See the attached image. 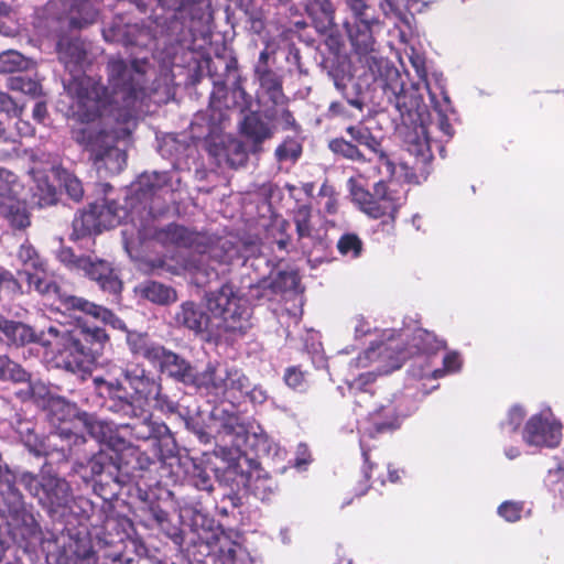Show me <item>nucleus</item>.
Masks as SVG:
<instances>
[{
  "label": "nucleus",
  "mask_w": 564,
  "mask_h": 564,
  "mask_svg": "<svg viewBox=\"0 0 564 564\" xmlns=\"http://www.w3.org/2000/svg\"><path fill=\"white\" fill-rule=\"evenodd\" d=\"M108 86L93 77L74 78L68 91L74 97L73 113L78 126L73 129L74 140L89 153L98 173L113 175L126 166V151L117 145L135 129L140 118L151 112V105L166 102L171 87L149 88L152 75L145 59L128 64L111 56L107 64Z\"/></svg>",
  "instance_id": "f257e3e1"
},
{
  "label": "nucleus",
  "mask_w": 564,
  "mask_h": 564,
  "mask_svg": "<svg viewBox=\"0 0 564 564\" xmlns=\"http://www.w3.org/2000/svg\"><path fill=\"white\" fill-rule=\"evenodd\" d=\"M349 14L345 18L344 29L355 53L365 63L376 88L382 90L387 101L393 106L401 118L399 133L406 152L415 158V164L426 174V165L432 160L430 134L436 129L449 139L454 129L449 116L454 109L441 78L434 76V83L424 79L432 111L425 113L423 99L414 86L404 87L402 75L387 58L376 51L375 34L380 29L375 10L368 0H345Z\"/></svg>",
  "instance_id": "f03ea898"
},
{
  "label": "nucleus",
  "mask_w": 564,
  "mask_h": 564,
  "mask_svg": "<svg viewBox=\"0 0 564 564\" xmlns=\"http://www.w3.org/2000/svg\"><path fill=\"white\" fill-rule=\"evenodd\" d=\"M132 393L117 380L96 379L101 391L108 394L107 408L112 413L128 417L131 422L122 425L138 441H154V457L165 459L176 452L175 440L166 424L152 417L150 406L163 413H175L177 402L162 392L161 381L150 376L144 368H135L126 373Z\"/></svg>",
  "instance_id": "7ed1b4c3"
},
{
  "label": "nucleus",
  "mask_w": 564,
  "mask_h": 564,
  "mask_svg": "<svg viewBox=\"0 0 564 564\" xmlns=\"http://www.w3.org/2000/svg\"><path fill=\"white\" fill-rule=\"evenodd\" d=\"M78 323L74 326L52 324L35 333L29 325L0 317V334L9 344L23 346L39 343L53 356L57 368L69 372L86 371L102 354L108 335L105 329L83 321L75 315Z\"/></svg>",
  "instance_id": "20e7f679"
},
{
  "label": "nucleus",
  "mask_w": 564,
  "mask_h": 564,
  "mask_svg": "<svg viewBox=\"0 0 564 564\" xmlns=\"http://www.w3.org/2000/svg\"><path fill=\"white\" fill-rule=\"evenodd\" d=\"M180 191L181 188L175 192L174 204L178 200L177 193ZM170 205L173 203L166 204L161 212L150 215H148L149 207L145 209L138 228L139 240L153 238L164 246L192 249L193 252L184 260L183 267L193 273L197 284H205L217 279L220 273H225V269L219 271L217 267L234 264L235 258L239 254V240L234 237H217L191 231L176 224H170L160 229L155 228L153 218L163 214Z\"/></svg>",
  "instance_id": "39448f33"
},
{
  "label": "nucleus",
  "mask_w": 564,
  "mask_h": 564,
  "mask_svg": "<svg viewBox=\"0 0 564 564\" xmlns=\"http://www.w3.org/2000/svg\"><path fill=\"white\" fill-rule=\"evenodd\" d=\"M218 437L226 446L230 445L235 451L232 459H237V463L225 468L224 479L236 481L237 488L243 487L256 499L270 502L278 492V482L260 468H252L248 473L241 469V458L248 449L256 454L269 452L268 435L259 425L247 424L240 415L231 413L221 419Z\"/></svg>",
  "instance_id": "423d86ee"
},
{
  "label": "nucleus",
  "mask_w": 564,
  "mask_h": 564,
  "mask_svg": "<svg viewBox=\"0 0 564 564\" xmlns=\"http://www.w3.org/2000/svg\"><path fill=\"white\" fill-rule=\"evenodd\" d=\"M181 177L176 171L142 173L130 188L126 206L115 200L104 199L90 205L97 209L98 224L102 229L118 226L129 220L134 229L141 225V218L149 207L148 215L164 209V206L175 202V192L180 188Z\"/></svg>",
  "instance_id": "0eeeda50"
},
{
  "label": "nucleus",
  "mask_w": 564,
  "mask_h": 564,
  "mask_svg": "<svg viewBox=\"0 0 564 564\" xmlns=\"http://www.w3.org/2000/svg\"><path fill=\"white\" fill-rule=\"evenodd\" d=\"M208 315L194 302L183 303L175 313V322L207 339L219 337L221 332H245L250 327L251 308L236 292L231 283L206 294Z\"/></svg>",
  "instance_id": "6e6552de"
},
{
  "label": "nucleus",
  "mask_w": 564,
  "mask_h": 564,
  "mask_svg": "<svg viewBox=\"0 0 564 564\" xmlns=\"http://www.w3.org/2000/svg\"><path fill=\"white\" fill-rule=\"evenodd\" d=\"M44 24L57 36L56 53L61 63L74 72L86 56L79 37L64 34L65 29H82L95 22L97 10L89 0H52L43 9Z\"/></svg>",
  "instance_id": "1a4fd4ad"
},
{
  "label": "nucleus",
  "mask_w": 564,
  "mask_h": 564,
  "mask_svg": "<svg viewBox=\"0 0 564 564\" xmlns=\"http://www.w3.org/2000/svg\"><path fill=\"white\" fill-rule=\"evenodd\" d=\"M250 105L251 97L236 79L230 89L224 83L214 82L208 108V134L220 138L221 147L219 149L216 147L213 154L219 161L225 160L232 167L243 165L248 159V152L241 141L228 135L220 137V133L227 128L235 110L242 113L250 108Z\"/></svg>",
  "instance_id": "9d476101"
},
{
  "label": "nucleus",
  "mask_w": 564,
  "mask_h": 564,
  "mask_svg": "<svg viewBox=\"0 0 564 564\" xmlns=\"http://www.w3.org/2000/svg\"><path fill=\"white\" fill-rule=\"evenodd\" d=\"M239 254L235 261L242 259V267L246 271L253 270L254 275L242 279L240 288L236 292L240 295L246 305L250 301L271 300L275 291H289L296 289L299 275L294 271H278L275 276L270 260L262 253V245L258 237L247 236L239 240Z\"/></svg>",
  "instance_id": "9b49d317"
},
{
  "label": "nucleus",
  "mask_w": 564,
  "mask_h": 564,
  "mask_svg": "<svg viewBox=\"0 0 564 564\" xmlns=\"http://www.w3.org/2000/svg\"><path fill=\"white\" fill-rule=\"evenodd\" d=\"M59 435L67 441V448L61 445L63 458L75 457L74 470L85 481L126 485L120 473L119 453L115 449L100 447L95 452L98 444L94 437H86L67 429H62Z\"/></svg>",
  "instance_id": "f8f14e48"
},
{
  "label": "nucleus",
  "mask_w": 564,
  "mask_h": 564,
  "mask_svg": "<svg viewBox=\"0 0 564 564\" xmlns=\"http://www.w3.org/2000/svg\"><path fill=\"white\" fill-rule=\"evenodd\" d=\"M379 375L375 371L360 372L358 377L352 379L346 378L349 390L356 395V404L359 408L366 406L368 409V417L360 424V446L365 463H368V452L365 444V435L375 437L377 434L392 432L401 426L402 419L408 415L400 405L399 399L394 395L393 399H386L379 403L369 404L372 399V393L366 388L369 383L375 381L376 376Z\"/></svg>",
  "instance_id": "ddd939ff"
},
{
  "label": "nucleus",
  "mask_w": 564,
  "mask_h": 564,
  "mask_svg": "<svg viewBox=\"0 0 564 564\" xmlns=\"http://www.w3.org/2000/svg\"><path fill=\"white\" fill-rule=\"evenodd\" d=\"M19 480L51 518L61 519L68 513L87 516L91 509L87 499L74 498L69 484L57 475L43 473L36 477L25 471Z\"/></svg>",
  "instance_id": "4468645a"
},
{
  "label": "nucleus",
  "mask_w": 564,
  "mask_h": 564,
  "mask_svg": "<svg viewBox=\"0 0 564 564\" xmlns=\"http://www.w3.org/2000/svg\"><path fill=\"white\" fill-rule=\"evenodd\" d=\"M382 336L387 343H381L378 348L384 347V352L380 350L377 355L379 366L378 370L382 373H389L399 369L406 357L423 354L432 355L445 347V341L440 339L434 333L426 329L410 327L397 330L384 329Z\"/></svg>",
  "instance_id": "2eb2a0df"
},
{
  "label": "nucleus",
  "mask_w": 564,
  "mask_h": 564,
  "mask_svg": "<svg viewBox=\"0 0 564 564\" xmlns=\"http://www.w3.org/2000/svg\"><path fill=\"white\" fill-rule=\"evenodd\" d=\"M405 189L398 183L380 181L370 193L360 186H354L351 195L361 210L372 218L389 217L394 221L398 210L405 202Z\"/></svg>",
  "instance_id": "dca6fc26"
},
{
  "label": "nucleus",
  "mask_w": 564,
  "mask_h": 564,
  "mask_svg": "<svg viewBox=\"0 0 564 564\" xmlns=\"http://www.w3.org/2000/svg\"><path fill=\"white\" fill-rule=\"evenodd\" d=\"M56 258L70 271L96 281L102 291L111 294L120 292L122 283L109 262L91 256H76L67 247H61Z\"/></svg>",
  "instance_id": "f3484780"
},
{
  "label": "nucleus",
  "mask_w": 564,
  "mask_h": 564,
  "mask_svg": "<svg viewBox=\"0 0 564 564\" xmlns=\"http://www.w3.org/2000/svg\"><path fill=\"white\" fill-rule=\"evenodd\" d=\"M315 218L311 207L306 205L300 206L293 217L299 248L307 256V261L312 263V267L327 261L329 248L328 241L315 226Z\"/></svg>",
  "instance_id": "a211bd4d"
},
{
  "label": "nucleus",
  "mask_w": 564,
  "mask_h": 564,
  "mask_svg": "<svg viewBox=\"0 0 564 564\" xmlns=\"http://www.w3.org/2000/svg\"><path fill=\"white\" fill-rule=\"evenodd\" d=\"M23 184L13 172L0 167V215L14 229L30 226V215L21 198Z\"/></svg>",
  "instance_id": "6ab92c4d"
},
{
  "label": "nucleus",
  "mask_w": 564,
  "mask_h": 564,
  "mask_svg": "<svg viewBox=\"0 0 564 564\" xmlns=\"http://www.w3.org/2000/svg\"><path fill=\"white\" fill-rule=\"evenodd\" d=\"M562 423L550 408L529 417L522 430L523 442L531 447L555 448L562 441Z\"/></svg>",
  "instance_id": "aec40b11"
},
{
  "label": "nucleus",
  "mask_w": 564,
  "mask_h": 564,
  "mask_svg": "<svg viewBox=\"0 0 564 564\" xmlns=\"http://www.w3.org/2000/svg\"><path fill=\"white\" fill-rule=\"evenodd\" d=\"M349 328L352 332L355 341L360 343L366 337H375V339L371 340L369 348L349 362V376L347 378L352 379L354 377H358L359 373H357V371L368 367H372L371 371L381 373L378 370L380 364L377 355L380 352L378 345L387 343V339L382 336L384 330L378 334L379 330L362 315L352 316L349 321ZM381 350L384 352V347H382Z\"/></svg>",
  "instance_id": "412c9836"
},
{
  "label": "nucleus",
  "mask_w": 564,
  "mask_h": 564,
  "mask_svg": "<svg viewBox=\"0 0 564 564\" xmlns=\"http://www.w3.org/2000/svg\"><path fill=\"white\" fill-rule=\"evenodd\" d=\"M30 161L32 162V166L29 169L32 178L31 202L39 207L55 204L56 188L50 183L47 176V171L55 166V158L42 150H35L30 153Z\"/></svg>",
  "instance_id": "4be33fe9"
},
{
  "label": "nucleus",
  "mask_w": 564,
  "mask_h": 564,
  "mask_svg": "<svg viewBox=\"0 0 564 564\" xmlns=\"http://www.w3.org/2000/svg\"><path fill=\"white\" fill-rule=\"evenodd\" d=\"M17 476L11 469H0V512L12 521L34 531L37 527L33 514L26 509L23 496L15 487Z\"/></svg>",
  "instance_id": "5701e85b"
},
{
  "label": "nucleus",
  "mask_w": 564,
  "mask_h": 564,
  "mask_svg": "<svg viewBox=\"0 0 564 564\" xmlns=\"http://www.w3.org/2000/svg\"><path fill=\"white\" fill-rule=\"evenodd\" d=\"M22 279L26 281V292L35 291L41 296L52 301L53 304H56L58 310L73 311L76 314L78 304L73 300H82L83 297L67 294L53 278L48 276L47 265L44 270L25 271Z\"/></svg>",
  "instance_id": "b1692460"
},
{
  "label": "nucleus",
  "mask_w": 564,
  "mask_h": 564,
  "mask_svg": "<svg viewBox=\"0 0 564 564\" xmlns=\"http://www.w3.org/2000/svg\"><path fill=\"white\" fill-rule=\"evenodd\" d=\"M307 14L311 17L316 31L327 35L326 44L337 52L343 45V36L335 32V9L329 0H305Z\"/></svg>",
  "instance_id": "393cba45"
},
{
  "label": "nucleus",
  "mask_w": 564,
  "mask_h": 564,
  "mask_svg": "<svg viewBox=\"0 0 564 564\" xmlns=\"http://www.w3.org/2000/svg\"><path fill=\"white\" fill-rule=\"evenodd\" d=\"M154 366L162 375L176 382L194 387L198 375L197 369L181 355L163 347Z\"/></svg>",
  "instance_id": "a878e982"
},
{
  "label": "nucleus",
  "mask_w": 564,
  "mask_h": 564,
  "mask_svg": "<svg viewBox=\"0 0 564 564\" xmlns=\"http://www.w3.org/2000/svg\"><path fill=\"white\" fill-rule=\"evenodd\" d=\"M46 415L50 422L53 425L59 424L61 426L56 427V432L52 434V438H61L62 442H65L64 445L67 448V441L59 435L62 429H67L73 432L69 427L66 426L67 423H70L74 419H78L86 425L89 424V417L87 413H80L77 405L67 401L62 397H50L48 401L45 404Z\"/></svg>",
  "instance_id": "bb28decb"
},
{
  "label": "nucleus",
  "mask_w": 564,
  "mask_h": 564,
  "mask_svg": "<svg viewBox=\"0 0 564 564\" xmlns=\"http://www.w3.org/2000/svg\"><path fill=\"white\" fill-rule=\"evenodd\" d=\"M158 6L171 12V18L200 23H208L212 19V0H155Z\"/></svg>",
  "instance_id": "cd10ccee"
},
{
  "label": "nucleus",
  "mask_w": 564,
  "mask_h": 564,
  "mask_svg": "<svg viewBox=\"0 0 564 564\" xmlns=\"http://www.w3.org/2000/svg\"><path fill=\"white\" fill-rule=\"evenodd\" d=\"M120 473L129 481H138L143 477L144 471H149L156 464L154 457L140 451L138 447L128 446L119 453Z\"/></svg>",
  "instance_id": "c85d7f7f"
},
{
  "label": "nucleus",
  "mask_w": 564,
  "mask_h": 564,
  "mask_svg": "<svg viewBox=\"0 0 564 564\" xmlns=\"http://www.w3.org/2000/svg\"><path fill=\"white\" fill-rule=\"evenodd\" d=\"M239 126L241 133L251 141L253 152L260 151L261 144L274 134V126L265 119L264 111H251L239 120Z\"/></svg>",
  "instance_id": "c756f323"
},
{
  "label": "nucleus",
  "mask_w": 564,
  "mask_h": 564,
  "mask_svg": "<svg viewBox=\"0 0 564 564\" xmlns=\"http://www.w3.org/2000/svg\"><path fill=\"white\" fill-rule=\"evenodd\" d=\"M352 141L367 148L376 154L380 160V169L384 167L391 175L395 174V165L390 161L388 155L382 151L380 141L372 134L370 129L364 124L349 126L346 128Z\"/></svg>",
  "instance_id": "7c9ffc66"
},
{
  "label": "nucleus",
  "mask_w": 564,
  "mask_h": 564,
  "mask_svg": "<svg viewBox=\"0 0 564 564\" xmlns=\"http://www.w3.org/2000/svg\"><path fill=\"white\" fill-rule=\"evenodd\" d=\"M463 360L457 351H449L443 358V368L431 369L426 365V357L419 356L412 366L411 372L414 377L423 379L432 377L441 378L447 373H456L460 370Z\"/></svg>",
  "instance_id": "2f4dec72"
},
{
  "label": "nucleus",
  "mask_w": 564,
  "mask_h": 564,
  "mask_svg": "<svg viewBox=\"0 0 564 564\" xmlns=\"http://www.w3.org/2000/svg\"><path fill=\"white\" fill-rule=\"evenodd\" d=\"M215 564H262V562L241 543L225 539L219 542L215 553Z\"/></svg>",
  "instance_id": "473e14b6"
},
{
  "label": "nucleus",
  "mask_w": 564,
  "mask_h": 564,
  "mask_svg": "<svg viewBox=\"0 0 564 564\" xmlns=\"http://www.w3.org/2000/svg\"><path fill=\"white\" fill-rule=\"evenodd\" d=\"M227 365L208 362L203 371H198L195 386L197 390H205L216 397L224 394V378L227 376Z\"/></svg>",
  "instance_id": "72a5a7b5"
},
{
  "label": "nucleus",
  "mask_w": 564,
  "mask_h": 564,
  "mask_svg": "<svg viewBox=\"0 0 564 564\" xmlns=\"http://www.w3.org/2000/svg\"><path fill=\"white\" fill-rule=\"evenodd\" d=\"M126 340L133 355L142 356L153 365L156 362L159 355L164 347L150 340L147 334L138 332H127Z\"/></svg>",
  "instance_id": "f704fd0d"
},
{
  "label": "nucleus",
  "mask_w": 564,
  "mask_h": 564,
  "mask_svg": "<svg viewBox=\"0 0 564 564\" xmlns=\"http://www.w3.org/2000/svg\"><path fill=\"white\" fill-rule=\"evenodd\" d=\"M64 547L83 561L84 564L96 563V553L93 547V541L87 531L69 532L68 541L65 543Z\"/></svg>",
  "instance_id": "c9c22d12"
},
{
  "label": "nucleus",
  "mask_w": 564,
  "mask_h": 564,
  "mask_svg": "<svg viewBox=\"0 0 564 564\" xmlns=\"http://www.w3.org/2000/svg\"><path fill=\"white\" fill-rule=\"evenodd\" d=\"M74 301L75 303L78 304L76 313L91 316L95 319H99L105 324L110 325L115 329H120L126 333L129 332L127 329L124 322L121 318L117 317L111 311L107 310L106 307L91 303L85 299Z\"/></svg>",
  "instance_id": "e433bc0d"
},
{
  "label": "nucleus",
  "mask_w": 564,
  "mask_h": 564,
  "mask_svg": "<svg viewBox=\"0 0 564 564\" xmlns=\"http://www.w3.org/2000/svg\"><path fill=\"white\" fill-rule=\"evenodd\" d=\"M135 293L152 303L164 305L175 300V292L173 289L155 282L144 281L135 286Z\"/></svg>",
  "instance_id": "4c0bfd02"
},
{
  "label": "nucleus",
  "mask_w": 564,
  "mask_h": 564,
  "mask_svg": "<svg viewBox=\"0 0 564 564\" xmlns=\"http://www.w3.org/2000/svg\"><path fill=\"white\" fill-rule=\"evenodd\" d=\"M138 26L126 24L121 19L113 21L102 30L105 41L120 43L124 46L137 44Z\"/></svg>",
  "instance_id": "58836bf2"
},
{
  "label": "nucleus",
  "mask_w": 564,
  "mask_h": 564,
  "mask_svg": "<svg viewBox=\"0 0 564 564\" xmlns=\"http://www.w3.org/2000/svg\"><path fill=\"white\" fill-rule=\"evenodd\" d=\"M73 232L70 235L72 239H82L86 236L96 235L101 231V228L98 224L97 209L93 210L89 207L88 210L80 212L75 216L73 220Z\"/></svg>",
  "instance_id": "ea45409f"
},
{
  "label": "nucleus",
  "mask_w": 564,
  "mask_h": 564,
  "mask_svg": "<svg viewBox=\"0 0 564 564\" xmlns=\"http://www.w3.org/2000/svg\"><path fill=\"white\" fill-rule=\"evenodd\" d=\"M324 67L327 69L328 76L333 79L336 89L343 93V96L346 99V101L351 107H354V108H356V109L361 111L364 109V107H365L366 98L360 93L359 85H355L354 86V89L356 90V93L352 95V94H350V93L345 90L346 85L344 83V80H345V75L344 74H341L337 69H333L329 66V61H325L324 62Z\"/></svg>",
  "instance_id": "a19ab883"
},
{
  "label": "nucleus",
  "mask_w": 564,
  "mask_h": 564,
  "mask_svg": "<svg viewBox=\"0 0 564 564\" xmlns=\"http://www.w3.org/2000/svg\"><path fill=\"white\" fill-rule=\"evenodd\" d=\"M17 259L21 264V269L18 271V274L22 278L24 276V272H33L36 270H44L46 267V261L39 254L35 248L30 245L28 241L23 242L18 252Z\"/></svg>",
  "instance_id": "79ce46f5"
},
{
  "label": "nucleus",
  "mask_w": 564,
  "mask_h": 564,
  "mask_svg": "<svg viewBox=\"0 0 564 564\" xmlns=\"http://www.w3.org/2000/svg\"><path fill=\"white\" fill-rule=\"evenodd\" d=\"M258 78L260 87L265 91L268 98L274 106H280L284 102V94L282 91V85L275 73L271 70H261L260 66L257 67Z\"/></svg>",
  "instance_id": "37998d69"
},
{
  "label": "nucleus",
  "mask_w": 564,
  "mask_h": 564,
  "mask_svg": "<svg viewBox=\"0 0 564 564\" xmlns=\"http://www.w3.org/2000/svg\"><path fill=\"white\" fill-rule=\"evenodd\" d=\"M227 373L226 378H224L226 388H224V394H221V397L236 398L251 387L248 377L240 369L227 366Z\"/></svg>",
  "instance_id": "c03bdc74"
},
{
  "label": "nucleus",
  "mask_w": 564,
  "mask_h": 564,
  "mask_svg": "<svg viewBox=\"0 0 564 564\" xmlns=\"http://www.w3.org/2000/svg\"><path fill=\"white\" fill-rule=\"evenodd\" d=\"M420 0H381L380 9L386 18L393 21L408 23V10Z\"/></svg>",
  "instance_id": "a18cd8bd"
},
{
  "label": "nucleus",
  "mask_w": 564,
  "mask_h": 564,
  "mask_svg": "<svg viewBox=\"0 0 564 564\" xmlns=\"http://www.w3.org/2000/svg\"><path fill=\"white\" fill-rule=\"evenodd\" d=\"M30 65L31 61L18 51L8 50L0 53V74L21 73Z\"/></svg>",
  "instance_id": "49530a36"
},
{
  "label": "nucleus",
  "mask_w": 564,
  "mask_h": 564,
  "mask_svg": "<svg viewBox=\"0 0 564 564\" xmlns=\"http://www.w3.org/2000/svg\"><path fill=\"white\" fill-rule=\"evenodd\" d=\"M189 145L185 140H180L176 134L169 133L164 135L158 145V150L163 158L178 160Z\"/></svg>",
  "instance_id": "de8ad7c7"
},
{
  "label": "nucleus",
  "mask_w": 564,
  "mask_h": 564,
  "mask_svg": "<svg viewBox=\"0 0 564 564\" xmlns=\"http://www.w3.org/2000/svg\"><path fill=\"white\" fill-rule=\"evenodd\" d=\"M264 117L270 121L272 126H274V130L276 127H281L283 130H297V124L293 115L284 107V102L280 106H274L272 108L264 109Z\"/></svg>",
  "instance_id": "09e8293b"
},
{
  "label": "nucleus",
  "mask_w": 564,
  "mask_h": 564,
  "mask_svg": "<svg viewBox=\"0 0 564 564\" xmlns=\"http://www.w3.org/2000/svg\"><path fill=\"white\" fill-rule=\"evenodd\" d=\"M30 373L7 356H0V379L14 383H28Z\"/></svg>",
  "instance_id": "8fccbe9b"
},
{
  "label": "nucleus",
  "mask_w": 564,
  "mask_h": 564,
  "mask_svg": "<svg viewBox=\"0 0 564 564\" xmlns=\"http://www.w3.org/2000/svg\"><path fill=\"white\" fill-rule=\"evenodd\" d=\"M56 176L69 198L74 202H79L83 198L84 187L75 174L65 169H57Z\"/></svg>",
  "instance_id": "3c124183"
},
{
  "label": "nucleus",
  "mask_w": 564,
  "mask_h": 564,
  "mask_svg": "<svg viewBox=\"0 0 564 564\" xmlns=\"http://www.w3.org/2000/svg\"><path fill=\"white\" fill-rule=\"evenodd\" d=\"M328 148L334 154L340 155L347 160L355 162H365L367 160L365 154L358 149L356 144H352L343 138H337L329 141Z\"/></svg>",
  "instance_id": "603ef678"
},
{
  "label": "nucleus",
  "mask_w": 564,
  "mask_h": 564,
  "mask_svg": "<svg viewBox=\"0 0 564 564\" xmlns=\"http://www.w3.org/2000/svg\"><path fill=\"white\" fill-rule=\"evenodd\" d=\"M364 243L361 239L352 232L344 234L337 241L338 252L346 258L357 259L361 256Z\"/></svg>",
  "instance_id": "864d4df0"
},
{
  "label": "nucleus",
  "mask_w": 564,
  "mask_h": 564,
  "mask_svg": "<svg viewBox=\"0 0 564 564\" xmlns=\"http://www.w3.org/2000/svg\"><path fill=\"white\" fill-rule=\"evenodd\" d=\"M7 85L13 91H20L33 97L41 94L40 83L26 75L11 76L8 78Z\"/></svg>",
  "instance_id": "5fc2aeb1"
},
{
  "label": "nucleus",
  "mask_w": 564,
  "mask_h": 564,
  "mask_svg": "<svg viewBox=\"0 0 564 564\" xmlns=\"http://www.w3.org/2000/svg\"><path fill=\"white\" fill-rule=\"evenodd\" d=\"M217 480L220 485H225L230 489L229 492H226L223 496L221 502L224 503V506L221 507L220 510L221 513L228 514L242 505L241 497L238 494V490L240 488H237L236 481H226L224 479V473L220 476H217Z\"/></svg>",
  "instance_id": "6e6d98bb"
},
{
  "label": "nucleus",
  "mask_w": 564,
  "mask_h": 564,
  "mask_svg": "<svg viewBox=\"0 0 564 564\" xmlns=\"http://www.w3.org/2000/svg\"><path fill=\"white\" fill-rule=\"evenodd\" d=\"M302 153V145L295 139H285L276 149H275V159L278 162H295Z\"/></svg>",
  "instance_id": "4d7b16f0"
},
{
  "label": "nucleus",
  "mask_w": 564,
  "mask_h": 564,
  "mask_svg": "<svg viewBox=\"0 0 564 564\" xmlns=\"http://www.w3.org/2000/svg\"><path fill=\"white\" fill-rule=\"evenodd\" d=\"M545 486L547 490L553 495L555 499H558L561 503L564 502V468L557 467L550 469L545 479Z\"/></svg>",
  "instance_id": "13d9d810"
},
{
  "label": "nucleus",
  "mask_w": 564,
  "mask_h": 564,
  "mask_svg": "<svg viewBox=\"0 0 564 564\" xmlns=\"http://www.w3.org/2000/svg\"><path fill=\"white\" fill-rule=\"evenodd\" d=\"M525 414L527 412L521 405H512L508 410L506 419L500 424L502 432L506 434H512L517 432L521 426Z\"/></svg>",
  "instance_id": "bf43d9fd"
},
{
  "label": "nucleus",
  "mask_w": 564,
  "mask_h": 564,
  "mask_svg": "<svg viewBox=\"0 0 564 564\" xmlns=\"http://www.w3.org/2000/svg\"><path fill=\"white\" fill-rule=\"evenodd\" d=\"M26 384V390H21L17 392V394L22 399L34 398L43 400L45 405L50 397H55L54 394L51 393L47 386L40 380L34 381L30 378V381Z\"/></svg>",
  "instance_id": "052dcab7"
},
{
  "label": "nucleus",
  "mask_w": 564,
  "mask_h": 564,
  "mask_svg": "<svg viewBox=\"0 0 564 564\" xmlns=\"http://www.w3.org/2000/svg\"><path fill=\"white\" fill-rule=\"evenodd\" d=\"M135 368H141L140 366H133V367H128L126 369H123L122 367L118 366V365H115V364H110L108 366V369H107V376L104 377V376H96L93 378V382L96 387V389L98 390V393L100 395H104L108 399V394L106 391H101V383L97 382L96 379H102L105 381L107 380H117L121 383V386L127 390V388L123 386L122 381L119 379L120 376H123V378H126V373L128 371H131ZM127 381V379H124Z\"/></svg>",
  "instance_id": "680f3d73"
},
{
  "label": "nucleus",
  "mask_w": 564,
  "mask_h": 564,
  "mask_svg": "<svg viewBox=\"0 0 564 564\" xmlns=\"http://www.w3.org/2000/svg\"><path fill=\"white\" fill-rule=\"evenodd\" d=\"M192 485L198 490L210 492L214 489V479L205 468L194 465L191 475Z\"/></svg>",
  "instance_id": "e2e57ef3"
},
{
  "label": "nucleus",
  "mask_w": 564,
  "mask_h": 564,
  "mask_svg": "<svg viewBox=\"0 0 564 564\" xmlns=\"http://www.w3.org/2000/svg\"><path fill=\"white\" fill-rule=\"evenodd\" d=\"M0 289L4 290L11 296L22 295L24 293L19 280L12 272L3 268H0Z\"/></svg>",
  "instance_id": "0e129e2a"
},
{
  "label": "nucleus",
  "mask_w": 564,
  "mask_h": 564,
  "mask_svg": "<svg viewBox=\"0 0 564 564\" xmlns=\"http://www.w3.org/2000/svg\"><path fill=\"white\" fill-rule=\"evenodd\" d=\"M283 380L289 388L295 391H304L307 386L304 372L295 366L285 369Z\"/></svg>",
  "instance_id": "69168bd1"
},
{
  "label": "nucleus",
  "mask_w": 564,
  "mask_h": 564,
  "mask_svg": "<svg viewBox=\"0 0 564 564\" xmlns=\"http://www.w3.org/2000/svg\"><path fill=\"white\" fill-rule=\"evenodd\" d=\"M523 511V503L516 501H505L498 508V514L508 522L520 520Z\"/></svg>",
  "instance_id": "338daca9"
},
{
  "label": "nucleus",
  "mask_w": 564,
  "mask_h": 564,
  "mask_svg": "<svg viewBox=\"0 0 564 564\" xmlns=\"http://www.w3.org/2000/svg\"><path fill=\"white\" fill-rule=\"evenodd\" d=\"M242 394H246L253 404H262L269 398L267 390L261 386L249 387Z\"/></svg>",
  "instance_id": "774afa93"
}]
</instances>
